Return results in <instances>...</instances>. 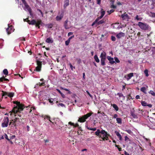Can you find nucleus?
I'll list each match as a JSON object with an SVG mask.
<instances>
[{
  "label": "nucleus",
  "instance_id": "nucleus-1",
  "mask_svg": "<svg viewBox=\"0 0 155 155\" xmlns=\"http://www.w3.org/2000/svg\"><path fill=\"white\" fill-rule=\"evenodd\" d=\"M14 104H16L17 106L15 107L13 109L12 112L15 114V116H17V115L20 117L21 116L20 111L23 110L25 108L24 105L21 104L20 102L18 101H14Z\"/></svg>",
  "mask_w": 155,
  "mask_h": 155
},
{
  "label": "nucleus",
  "instance_id": "nucleus-2",
  "mask_svg": "<svg viewBox=\"0 0 155 155\" xmlns=\"http://www.w3.org/2000/svg\"><path fill=\"white\" fill-rule=\"evenodd\" d=\"M95 134L99 137V138H101L103 140H108L109 136L110 135L107 134V132L105 131L104 130H102L101 131L99 129L97 130L95 133Z\"/></svg>",
  "mask_w": 155,
  "mask_h": 155
},
{
  "label": "nucleus",
  "instance_id": "nucleus-3",
  "mask_svg": "<svg viewBox=\"0 0 155 155\" xmlns=\"http://www.w3.org/2000/svg\"><path fill=\"white\" fill-rule=\"evenodd\" d=\"M29 24L32 25H35L36 27H38V28H40V25L42 26L43 23L41 20L40 19H37L36 21L35 19H33L31 21L30 23H29Z\"/></svg>",
  "mask_w": 155,
  "mask_h": 155
},
{
  "label": "nucleus",
  "instance_id": "nucleus-4",
  "mask_svg": "<svg viewBox=\"0 0 155 155\" xmlns=\"http://www.w3.org/2000/svg\"><path fill=\"white\" fill-rule=\"evenodd\" d=\"M92 114L93 113L92 112L87 113V114L79 117L78 121L81 123L84 122L86 121V119L90 117Z\"/></svg>",
  "mask_w": 155,
  "mask_h": 155
},
{
  "label": "nucleus",
  "instance_id": "nucleus-5",
  "mask_svg": "<svg viewBox=\"0 0 155 155\" xmlns=\"http://www.w3.org/2000/svg\"><path fill=\"white\" fill-rule=\"evenodd\" d=\"M138 25L141 29L144 31L148 30L149 28L148 24L141 22H139Z\"/></svg>",
  "mask_w": 155,
  "mask_h": 155
},
{
  "label": "nucleus",
  "instance_id": "nucleus-6",
  "mask_svg": "<svg viewBox=\"0 0 155 155\" xmlns=\"http://www.w3.org/2000/svg\"><path fill=\"white\" fill-rule=\"evenodd\" d=\"M9 121V118L8 117H5L2 124V127H8Z\"/></svg>",
  "mask_w": 155,
  "mask_h": 155
},
{
  "label": "nucleus",
  "instance_id": "nucleus-7",
  "mask_svg": "<svg viewBox=\"0 0 155 155\" xmlns=\"http://www.w3.org/2000/svg\"><path fill=\"white\" fill-rule=\"evenodd\" d=\"M36 63L37 66L36 68L34 70V71L40 72L41 70L42 62L41 61L37 60L36 61Z\"/></svg>",
  "mask_w": 155,
  "mask_h": 155
},
{
  "label": "nucleus",
  "instance_id": "nucleus-8",
  "mask_svg": "<svg viewBox=\"0 0 155 155\" xmlns=\"http://www.w3.org/2000/svg\"><path fill=\"white\" fill-rule=\"evenodd\" d=\"M21 0L22 3L24 4L25 7L28 9V11L29 12L30 15H32V14L31 12V9L29 7V5L28 4L27 2L25 0Z\"/></svg>",
  "mask_w": 155,
  "mask_h": 155
},
{
  "label": "nucleus",
  "instance_id": "nucleus-9",
  "mask_svg": "<svg viewBox=\"0 0 155 155\" xmlns=\"http://www.w3.org/2000/svg\"><path fill=\"white\" fill-rule=\"evenodd\" d=\"M2 92L3 93V94H2V98H3L4 96H5V95H8V97L10 98H12L14 95V93L13 92L8 93L4 91H2Z\"/></svg>",
  "mask_w": 155,
  "mask_h": 155
},
{
  "label": "nucleus",
  "instance_id": "nucleus-10",
  "mask_svg": "<svg viewBox=\"0 0 155 155\" xmlns=\"http://www.w3.org/2000/svg\"><path fill=\"white\" fill-rule=\"evenodd\" d=\"M9 125H11V126L12 127H15V129H16V126L18 125V123H16L15 121L14 120V119H12L11 120H10V122L9 123Z\"/></svg>",
  "mask_w": 155,
  "mask_h": 155
},
{
  "label": "nucleus",
  "instance_id": "nucleus-11",
  "mask_svg": "<svg viewBox=\"0 0 155 155\" xmlns=\"http://www.w3.org/2000/svg\"><path fill=\"white\" fill-rule=\"evenodd\" d=\"M117 95L119 96V100H120V102L123 103V101L125 99V97L121 93H118Z\"/></svg>",
  "mask_w": 155,
  "mask_h": 155
},
{
  "label": "nucleus",
  "instance_id": "nucleus-12",
  "mask_svg": "<svg viewBox=\"0 0 155 155\" xmlns=\"http://www.w3.org/2000/svg\"><path fill=\"white\" fill-rule=\"evenodd\" d=\"M19 117H20L17 115V116H15V118L14 119L16 123H18V125H19V123H21L23 119V118H20Z\"/></svg>",
  "mask_w": 155,
  "mask_h": 155
},
{
  "label": "nucleus",
  "instance_id": "nucleus-13",
  "mask_svg": "<svg viewBox=\"0 0 155 155\" xmlns=\"http://www.w3.org/2000/svg\"><path fill=\"white\" fill-rule=\"evenodd\" d=\"M13 26L8 25V27L6 29V31L8 35H9L12 33L13 31Z\"/></svg>",
  "mask_w": 155,
  "mask_h": 155
},
{
  "label": "nucleus",
  "instance_id": "nucleus-14",
  "mask_svg": "<svg viewBox=\"0 0 155 155\" xmlns=\"http://www.w3.org/2000/svg\"><path fill=\"white\" fill-rule=\"evenodd\" d=\"M107 59L109 61V62L111 64H113L115 63V61L114 60V58L110 57L109 56H108L107 57Z\"/></svg>",
  "mask_w": 155,
  "mask_h": 155
},
{
  "label": "nucleus",
  "instance_id": "nucleus-15",
  "mask_svg": "<svg viewBox=\"0 0 155 155\" xmlns=\"http://www.w3.org/2000/svg\"><path fill=\"white\" fill-rule=\"evenodd\" d=\"M125 36V34L122 32H120L119 33H118L116 35L117 37L120 39L122 37H124Z\"/></svg>",
  "mask_w": 155,
  "mask_h": 155
},
{
  "label": "nucleus",
  "instance_id": "nucleus-16",
  "mask_svg": "<svg viewBox=\"0 0 155 155\" xmlns=\"http://www.w3.org/2000/svg\"><path fill=\"white\" fill-rule=\"evenodd\" d=\"M100 58H101L106 59V53L104 51L102 52L101 54Z\"/></svg>",
  "mask_w": 155,
  "mask_h": 155
},
{
  "label": "nucleus",
  "instance_id": "nucleus-17",
  "mask_svg": "<svg viewBox=\"0 0 155 155\" xmlns=\"http://www.w3.org/2000/svg\"><path fill=\"white\" fill-rule=\"evenodd\" d=\"M68 19H67L64 22V26L65 28L66 29H68L70 28V27H69L68 25Z\"/></svg>",
  "mask_w": 155,
  "mask_h": 155
},
{
  "label": "nucleus",
  "instance_id": "nucleus-18",
  "mask_svg": "<svg viewBox=\"0 0 155 155\" xmlns=\"http://www.w3.org/2000/svg\"><path fill=\"white\" fill-rule=\"evenodd\" d=\"M42 117L43 118H44L45 119H48L49 120V121L51 122L52 124H54V123L52 122L51 120H50V117L46 115H43L42 116Z\"/></svg>",
  "mask_w": 155,
  "mask_h": 155
},
{
  "label": "nucleus",
  "instance_id": "nucleus-19",
  "mask_svg": "<svg viewBox=\"0 0 155 155\" xmlns=\"http://www.w3.org/2000/svg\"><path fill=\"white\" fill-rule=\"evenodd\" d=\"M107 19H106L105 18H104L102 19L101 20L97 22V24L98 25H100L106 22V21H107Z\"/></svg>",
  "mask_w": 155,
  "mask_h": 155
},
{
  "label": "nucleus",
  "instance_id": "nucleus-20",
  "mask_svg": "<svg viewBox=\"0 0 155 155\" xmlns=\"http://www.w3.org/2000/svg\"><path fill=\"white\" fill-rule=\"evenodd\" d=\"M64 7L65 8L69 5V0H65L64 2Z\"/></svg>",
  "mask_w": 155,
  "mask_h": 155
},
{
  "label": "nucleus",
  "instance_id": "nucleus-21",
  "mask_svg": "<svg viewBox=\"0 0 155 155\" xmlns=\"http://www.w3.org/2000/svg\"><path fill=\"white\" fill-rule=\"evenodd\" d=\"M134 76V73H130L127 75V79L128 81L131 79V78L133 77Z\"/></svg>",
  "mask_w": 155,
  "mask_h": 155
},
{
  "label": "nucleus",
  "instance_id": "nucleus-22",
  "mask_svg": "<svg viewBox=\"0 0 155 155\" xmlns=\"http://www.w3.org/2000/svg\"><path fill=\"white\" fill-rule=\"evenodd\" d=\"M106 59L104 58H101V65L102 66H104L106 65V63H105V61Z\"/></svg>",
  "mask_w": 155,
  "mask_h": 155
},
{
  "label": "nucleus",
  "instance_id": "nucleus-23",
  "mask_svg": "<svg viewBox=\"0 0 155 155\" xmlns=\"http://www.w3.org/2000/svg\"><path fill=\"white\" fill-rule=\"evenodd\" d=\"M7 81L8 82H9V80L7 78H5V77L4 76L0 78V82H3V81Z\"/></svg>",
  "mask_w": 155,
  "mask_h": 155
},
{
  "label": "nucleus",
  "instance_id": "nucleus-24",
  "mask_svg": "<svg viewBox=\"0 0 155 155\" xmlns=\"http://www.w3.org/2000/svg\"><path fill=\"white\" fill-rule=\"evenodd\" d=\"M63 17V15L61 14L60 16H57L56 18V19L57 21H59L61 20Z\"/></svg>",
  "mask_w": 155,
  "mask_h": 155
},
{
  "label": "nucleus",
  "instance_id": "nucleus-25",
  "mask_svg": "<svg viewBox=\"0 0 155 155\" xmlns=\"http://www.w3.org/2000/svg\"><path fill=\"white\" fill-rule=\"evenodd\" d=\"M121 17L124 20L127 18L128 17V15L126 13H125L121 15Z\"/></svg>",
  "mask_w": 155,
  "mask_h": 155
},
{
  "label": "nucleus",
  "instance_id": "nucleus-26",
  "mask_svg": "<svg viewBox=\"0 0 155 155\" xmlns=\"http://www.w3.org/2000/svg\"><path fill=\"white\" fill-rule=\"evenodd\" d=\"M115 133L117 135L118 137L119 138V140H122V137L121 135L120 134L119 132L117 131H116Z\"/></svg>",
  "mask_w": 155,
  "mask_h": 155
},
{
  "label": "nucleus",
  "instance_id": "nucleus-27",
  "mask_svg": "<svg viewBox=\"0 0 155 155\" xmlns=\"http://www.w3.org/2000/svg\"><path fill=\"white\" fill-rule=\"evenodd\" d=\"M45 41L46 42L48 43H52L53 42V40L50 38H47Z\"/></svg>",
  "mask_w": 155,
  "mask_h": 155
},
{
  "label": "nucleus",
  "instance_id": "nucleus-28",
  "mask_svg": "<svg viewBox=\"0 0 155 155\" xmlns=\"http://www.w3.org/2000/svg\"><path fill=\"white\" fill-rule=\"evenodd\" d=\"M111 105L117 111L118 110L119 108L118 106L116 104H111Z\"/></svg>",
  "mask_w": 155,
  "mask_h": 155
},
{
  "label": "nucleus",
  "instance_id": "nucleus-29",
  "mask_svg": "<svg viewBox=\"0 0 155 155\" xmlns=\"http://www.w3.org/2000/svg\"><path fill=\"white\" fill-rule=\"evenodd\" d=\"M94 59L95 61L97 63H99L100 62V60L98 58L97 56V55H95L94 56Z\"/></svg>",
  "mask_w": 155,
  "mask_h": 155
},
{
  "label": "nucleus",
  "instance_id": "nucleus-30",
  "mask_svg": "<svg viewBox=\"0 0 155 155\" xmlns=\"http://www.w3.org/2000/svg\"><path fill=\"white\" fill-rule=\"evenodd\" d=\"M131 114L132 117L134 118H137V114L133 112H131Z\"/></svg>",
  "mask_w": 155,
  "mask_h": 155
},
{
  "label": "nucleus",
  "instance_id": "nucleus-31",
  "mask_svg": "<svg viewBox=\"0 0 155 155\" xmlns=\"http://www.w3.org/2000/svg\"><path fill=\"white\" fill-rule=\"evenodd\" d=\"M116 120L117 123L120 124H121L122 123V120L121 118H117Z\"/></svg>",
  "mask_w": 155,
  "mask_h": 155
},
{
  "label": "nucleus",
  "instance_id": "nucleus-32",
  "mask_svg": "<svg viewBox=\"0 0 155 155\" xmlns=\"http://www.w3.org/2000/svg\"><path fill=\"white\" fill-rule=\"evenodd\" d=\"M56 90L59 93L61 94V96H62V97H63V98H65V96L64 95V94H63L61 92V91H60L59 90V89H56Z\"/></svg>",
  "mask_w": 155,
  "mask_h": 155
},
{
  "label": "nucleus",
  "instance_id": "nucleus-33",
  "mask_svg": "<svg viewBox=\"0 0 155 155\" xmlns=\"http://www.w3.org/2000/svg\"><path fill=\"white\" fill-rule=\"evenodd\" d=\"M3 73L6 75V76L8 75V72L7 69H5L3 71Z\"/></svg>",
  "mask_w": 155,
  "mask_h": 155
},
{
  "label": "nucleus",
  "instance_id": "nucleus-34",
  "mask_svg": "<svg viewBox=\"0 0 155 155\" xmlns=\"http://www.w3.org/2000/svg\"><path fill=\"white\" fill-rule=\"evenodd\" d=\"M86 127L87 128V129L89 130H93V131H95L96 130V128H90L89 127H88L87 126H86Z\"/></svg>",
  "mask_w": 155,
  "mask_h": 155
},
{
  "label": "nucleus",
  "instance_id": "nucleus-35",
  "mask_svg": "<svg viewBox=\"0 0 155 155\" xmlns=\"http://www.w3.org/2000/svg\"><path fill=\"white\" fill-rule=\"evenodd\" d=\"M141 104L144 106H147V103L145 101H141Z\"/></svg>",
  "mask_w": 155,
  "mask_h": 155
},
{
  "label": "nucleus",
  "instance_id": "nucleus-36",
  "mask_svg": "<svg viewBox=\"0 0 155 155\" xmlns=\"http://www.w3.org/2000/svg\"><path fill=\"white\" fill-rule=\"evenodd\" d=\"M149 15L150 16H151L152 17H155V13L150 12L149 13Z\"/></svg>",
  "mask_w": 155,
  "mask_h": 155
},
{
  "label": "nucleus",
  "instance_id": "nucleus-37",
  "mask_svg": "<svg viewBox=\"0 0 155 155\" xmlns=\"http://www.w3.org/2000/svg\"><path fill=\"white\" fill-rule=\"evenodd\" d=\"M37 85H39L40 87H41V86H44L45 85V82H43L41 83L39 82L37 84Z\"/></svg>",
  "mask_w": 155,
  "mask_h": 155
},
{
  "label": "nucleus",
  "instance_id": "nucleus-38",
  "mask_svg": "<svg viewBox=\"0 0 155 155\" xmlns=\"http://www.w3.org/2000/svg\"><path fill=\"white\" fill-rule=\"evenodd\" d=\"M144 74H145V75L146 77H147L149 76L148 71L146 69L144 71Z\"/></svg>",
  "mask_w": 155,
  "mask_h": 155
},
{
  "label": "nucleus",
  "instance_id": "nucleus-39",
  "mask_svg": "<svg viewBox=\"0 0 155 155\" xmlns=\"http://www.w3.org/2000/svg\"><path fill=\"white\" fill-rule=\"evenodd\" d=\"M115 146L116 147H117L119 151H122V148L120 147V146L118 145H117L116 144H115Z\"/></svg>",
  "mask_w": 155,
  "mask_h": 155
},
{
  "label": "nucleus",
  "instance_id": "nucleus-40",
  "mask_svg": "<svg viewBox=\"0 0 155 155\" xmlns=\"http://www.w3.org/2000/svg\"><path fill=\"white\" fill-rule=\"evenodd\" d=\"M146 90V89L145 87H142L140 89V91L144 93H146V92H145Z\"/></svg>",
  "mask_w": 155,
  "mask_h": 155
},
{
  "label": "nucleus",
  "instance_id": "nucleus-41",
  "mask_svg": "<svg viewBox=\"0 0 155 155\" xmlns=\"http://www.w3.org/2000/svg\"><path fill=\"white\" fill-rule=\"evenodd\" d=\"M126 131L130 135H132L133 134V132L130 130H126Z\"/></svg>",
  "mask_w": 155,
  "mask_h": 155
},
{
  "label": "nucleus",
  "instance_id": "nucleus-42",
  "mask_svg": "<svg viewBox=\"0 0 155 155\" xmlns=\"http://www.w3.org/2000/svg\"><path fill=\"white\" fill-rule=\"evenodd\" d=\"M114 10L112 9H111L109 11H107V12H108V14H110L114 12Z\"/></svg>",
  "mask_w": 155,
  "mask_h": 155
},
{
  "label": "nucleus",
  "instance_id": "nucleus-43",
  "mask_svg": "<svg viewBox=\"0 0 155 155\" xmlns=\"http://www.w3.org/2000/svg\"><path fill=\"white\" fill-rule=\"evenodd\" d=\"M127 100H130V99H133L132 97L131 96L130 94L127 96Z\"/></svg>",
  "mask_w": 155,
  "mask_h": 155
},
{
  "label": "nucleus",
  "instance_id": "nucleus-44",
  "mask_svg": "<svg viewBox=\"0 0 155 155\" xmlns=\"http://www.w3.org/2000/svg\"><path fill=\"white\" fill-rule=\"evenodd\" d=\"M114 59L115 61L117 63H119L120 62V60L118 59V58L117 57L114 58Z\"/></svg>",
  "mask_w": 155,
  "mask_h": 155
},
{
  "label": "nucleus",
  "instance_id": "nucleus-45",
  "mask_svg": "<svg viewBox=\"0 0 155 155\" xmlns=\"http://www.w3.org/2000/svg\"><path fill=\"white\" fill-rule=\"evenodd\" d=\"M135 19H136L138 21H139V20H140L141 21L142 19V18H139V16L138 15H137L136 17H135Z\"/></svg>",
  "mask_w": 155,
  "mask_h": 155
},
{
  "label": "nucleus",
  "instance_id": "nucleus-46",
  "mask_svg": "<svg viewBox=\"0 0 155 155\" xmlns=\"http://www.w3.org/2000/svg\"><path fill=\"white\" fill-rule=\"evenodd\" d=\"M149 94H150L152 95L153 96H155V93L152 91H150L149 92Z\"/></svg>",
  "mask_w": 155,
  "mask_h": 155
},
{
  "label": "nucleus",
  "instance_id": "nucleus-47",
  "mask_svg": "<svg viewBox=\"0 0 155 155\" xmlns=\"http://www.w3.org/2000/svg\"><path fill=\"white\" fill-rule=\"evenodd\" d=\"M64 90L65 91H68V94H71V91H69L68 89L64 88Z\"/></svg>",
  "mask_w": 155,
  "mask_h": 155
},
{
  "label": "nucleus",
  "instance_id": "nucleus-48",
  "mask_svg": "<svg viewBox=\"0 0 155 155\" xmlns=\"http://www.w3.org/2000/svg\"><path fill=\"white\" fill-rule=\"evenodd\" d=\"M111 39L113 41H115L116 40V38L115 37L112 36Z\"/></svg>",
  "mask_w": 155,
  "mask_h": 155
},
{
  "label": "nucleus",
  "instance_id": "nucleus-49",
  "mask_svg": "<svg viewBox=\"0 0 155 155\" xmlns=\"http://www.w3.org/2000/svg\"><path fill=\"white\" fill-rule=\"evenodd\" d=\"M70 42V41H69V40H68L66 41L65 42V44L66 45H68Z\"/></svg>",
  "mask_w": 155,
  "mask_h": 155
},
{
  "label": "nucleus",
  "instance_id": "nucleus-50",
  "mask_svg": "<svg viewBox=\"0 0 155 155\" xmlns=\"http://www.w3.org/2000/svg\"><path fill=\"white\" fill-rule=\"evenodd\" d=\"M101 13V15L104 16L105 14V11H103V9H102V11Z\"/></svg>",
  "mask_w": 155,
  "mask_h": 155
},
{
  "label": "nucleus",
  "instance_id": "nucleus-51",
  "mask_svg": "<svg viewBox=\"0 0 155 155\" xmlns=\"http://www.w3.org/2000/svg\"><path fill=\"white\" fill-rule=\"evenodd\" d=\"M110 7L112 8H116V6L114 5V4H112L111 5V6H110Z\"/></svg>",
  "mask_w": 155,
  "mask_h": 155
},
{
  "label": "nucleus",
  "instance_id": "nucleus-52",
  "mask_svg": "<svg viewBox=\"0 0 155 155\" xmlns=\"http://www.w3.org/2000/svg\"><path fill=\"white\" fill-rule=\"evenodd\" d=\"M86 92L87 93V94L90 96V97L91 98H92L93 97L90 94V93L88 91H86Z\"/></svg>",
  "mask_w": 155,
  "mask_h": 155
},
{
  "label": "nucleus",
  "instance_id": "nucleus-53",
  "mask_svg": "<svg viewBox=\"0 0 155 155\" xmlns=\"http://www.w3.org/2000/svg\"><path fill=\"white\" fill-rule=\"evenodd\" d=\"M5 137L8 140H10V139L8 138L7 135L6 134L5 135Z\"/></svg>",
  "mask_w": 155,
  "mask_h": 155
},
{
  "label": "nucleus",
  "instance_id": "nucleus-54",
  "mask_svg": "<svg viewBox=\"0 0 155 155\" xmlns=\"http://www.w3.org/2000/svg\"><path fill=\"white\" fill-rule=\"evenodd\" d=\"M38 11L41 13V16L42 17L43 16V14L41 11V10L40 9H38Z\"/></svg>",
  "mask_w": 155,
  "mask_h": 155
},
{
  "label": "nucleus",
  "instance_id": "nucleus-55",
  "mask_svg": "<svg viewBox=\"0 0 155 155\" xmlns=\"http://www.w3.org/2000/svg\"><path fill=\"white\" fill-rule=\"evenodd\" d=\"M58 105V106H59V105H60L61 106V107H64L65 106V105L64 104H62V103H59Z\"/></svg>",
  "mask_w": 155,
  "mask_h": 155
},
{
  "label": "nucleus",
  "instance_id": "nucleus-56",
  "mask_svg": "<svg viewBox=\"0 0 155 155\" xmlns=\"http://www.w3.org/2000/svg\"><path fill=\"white\" fill-rule=\"evenodd\" d=\"M68 124L71 126H73V127L74 125V124L71 121H70L68 122Z\"/></svg>",
  "mask_w": 155,
  "mask_h": 155
},
{
  "label": "nucleus",
  "instance_id": "nucleus-57",
  "mask_svg": "<svg viewBox=\"0 0 155 155\" xmlns=\"http://www.w3.org/2000/svg\"><path fill=\"white\" fill-rule=\"evenodd\" d=\"M97 2V4L98 5H100L101 3V0H96Z\"/></svg>",
  "mask_w": 155,
  "mask_h": 155
},
{
  "label": "nucleus",
  "instance_id": "nucleus-58",
  "mask_svg": "<svg viewBox=\"0 0 155 155\" xmlns=\"http://www.w3.org/2000/svg\"><path fill=\"white\" fill-rule=\"evenodd\" d=\"M20 39L21 41H25V38L24 37L21 38H20Z\"/></svg>",
  "mask_w": 155,
  "mask_h": 155
},
{
  "label": "nucleus",
  "instance_id": "nucleus-59",
  "mask_svg": "<svg viewBox=\"0 0 155 155\" xmlns=\"http://www.w3.org/2000/svg\"><path fill=\"white\" fill-rule=\"evenodd\" d=\"M79 126V125L78 124L76 123L75 124H74V127H76Z\"/></svg>",
  "mask_w": 155,
  "mask_h": 155
},
{
  "label": "nucleus",
  "instance_id": "nucleus-60",
  "mask_svg": "<svg viewBox=\"0 0 155 155\" xmlns=\"http://www.w3.org/2000/svg\"><path fill=\"white\" fill-rule=\"evenodd\" d=\"M77 62L78 64H80L81 62V60L80 59H79L78 60Z\"/></svg>",
  "mask_w": 155,
  "mask_h": 155
},
{
  "label": "nucleus",
  "instance_id": "nucleus-61",
  "mask_svg": "<svg viewBox=\"0 0 155 155\" xmlns=\"http://www.w3.org/2000/svg\"><path fill=\"white\" fill-rule=\"evenodd\" d=\"M118 116V115L117 114H115L113 116V117L114 118H116Z\"/></svg>",
  "mask_w": 155,
  "mask_h": 155
},
{
  "label": "nucleus",
  "instance_id": "nucleus-62",
  "mask_svg": "<svg viewBox=\"0 0 155 155\" xmlns=\"http://www.w3.org/2000/svg\"><path fill=\"white\" fill-rule=\"evenodd\" d=\"M73 34V32H69L68 33V36H69L70 35H72Z\"/></svg>",
  "mask_w": 155,
  "mask_h": 155
},
{
  "label": "nucleus",
  "instance_id": "nucleus-63",
  "mask_svg": "<svg viewBox=\"0 0 155 155\" xmlns=\"http://www.w3.org/2000/svg\"><path fill=\"white\" fill-rule=\"evenodd\" d=\"M136 98L137 99H140V96L139 95H137L136 96Z\"/></svg>",
  "mask_w": 155,
  "mask_h": 155
},
{
  "label": "nucleus",
  "instance_id": "nucleus-64",
  "mask_svg": "<svg viewBox=\"0 0 155 155\" xmlns=\"http://www.w3.org/2000/svg\"><path fill=\"white\" fill-rule=\"evenodd\" d=\"M124 154L125 155H129V153L126 151H124Z\"/></svg>",
  "mask_w": 155,
  "mask_h": 155
}]
</instances>
